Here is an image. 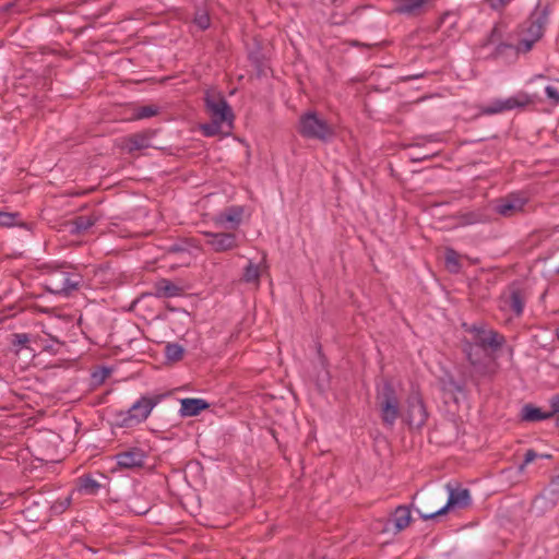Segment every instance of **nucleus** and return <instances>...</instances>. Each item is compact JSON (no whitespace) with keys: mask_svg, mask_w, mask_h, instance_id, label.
I'll return each instance as SVG.
<instances>
[{"mask_svg":"<svg viewBox=\"0 0 559 559\" xmlns=\"http://www.w3.org/2000/svg\"><path fill=\"white\" fill-rule=\"evenodd\" d=\"M538 457H542V459H550L551 455L550 454H538Z\"/></svg>","mask_w":559,"mask_h":559,"instance_id":"obj_50","label":"nucleus"},{"mask_svg":"<svg viewBox=\"0 0 559 559\" xmlns=\"http://www.w3.org/2000/svg\"><path fill=\"white\" fill-rule=\"evenodd\" d=\"M554 418L552 408L550 411L545 412L542 408L533 405L525 404L521 409V420L526 423H536L540 420H546Z\"/></svg>","mask_w":559,"mask_h":559,"instance_id":"obj_19","label":"nucleus"},{"mask_svg":"<svg viewBox=\"0 0 559 559\" xmlns=\"http://www.w3.org/2000/svg\"><path fill=\"white\" fill-rule=\"evenodd\" d=\"M428 156L418 157L417 159H426Z\"/></svg>","mask_w":559,"mask_h":559,"instance_id":"obj_51","label":"nucleus"},{"mask_svg":"<svg viewBox=\"0 0 559 559\" xmlns=\"http://www.w3.org/2000/svg\"><path fill=\"white\" fill-rule=\"evenodd\" d=\"M146 452L138 447L129 448L116 454V461L121 468H139L144 465Z\"/></svg>","mask_w":559,"mask_h":559,"instance_id":"obj_14","label":"nucleus"},{"mask_svg":"<svg viewBox=\"0 0 559 559\" xmlns=\"http://www.w3.org/2000/svg\"><path fill=\"white\" fill-rule=\"evenodd\" d=\"M549 402L554 413L555 426L559 428V395L552 396Z\"/></svg>","mask_w":559,"mask_h":559,"instance_id":"obj_38","label":"nucleus"},{"mask_svg":"<svg viewBox=\"0 0 559 559\" xmlns=\"http://www.w3.org/2000/svg\"><path fill=\"white\" fill-rule=\"evenodd\" d=\"M82 276L63 270H57L50 274L46 282V289L55 295L69 296L79 289Z\"/></svg>","mask_w":559,"mask_h":559,"instance_id":"obj_4","label":"nucleus"},{"mask_svg":"<svg viewBox=\"0 0 559 559\" xmlns=\"http://www.w3.org/2000/svg\"><path fill=\"white\" fill-rule=\"evenodd\" d=\"M559 500V474L551 478L549 486L544 492L533 500L532 507L538 508L540 513L551 509Z\"/></svg>","mask_w":559,"mask_h":559,"instance_id":"obj_12","label":"nucleus"},{"mask_svg":"<svg viewBox=\"0 0 559 559\" xmlns=\"http://www.w3.org/2000/svg\"><path fill=\"white\" fill-rule=\"evenodd\" d=\"M466 217H467V222L469 224H475V223H479L483 221L481 216L479 214H475V213H471Z\"/></svg>","mask_w":559,"mask_h":559,"instance_id":"obj_47","label":"nucleus"},{"mask_svg":"<svg viewBox=\"0 0 559 559\" xmlns=\"http://www.w3.org/2000/svg\"><path fill=\"white\" fill-rule=\"evenodd\" d=\"M155 295L159 298H171L179 296L181 288L173 282L162 278L155 284Z\"/></svg>","mask_w":559,"mask_h":559,"instance_id":"obj_22","label":"nucleus"},{"mask_svg":"<svg viewBox=\"0 0 559 559\" xmlns=\"http://www.w3.org/2000/svg\"><path fill=\"white\" fill-rule=\"evenodd\" d=\"M298 132L302 138L329 141L334 135L332 126L316 111H307L299 117Z\"/></svg>","mask_w":559,"mask_h":559,"instance_id":"obj_2","label":"nucleus"},{"mask_svg":"<svg viewBox=\"0 0 559 559\" xmlns=\"http://www.w3.org/2000/svg\"><path fill=\"white\" fill-rule=\"evenodd\" d=\"M160 396H142L126 413H119L121 418L120 427H131L145 420L154 406L159 402Z\"/></svg>","mask_w":559,"mask_h":559,"instance_id":"obj_5","label":"nucleus"},{"mask_svg":"<svg viewBox=\"0 0 559 559\" xmlns=\"http://www.w3.org/2000/svg\"><path fill=\"white\" fill-rule=\"evenodd\" d=\"M462 352L464 353L468 362L473 361L483 354L475 341L471 342L466 340L462 342Z\"/></svg>","mask_w":559,"mask_h":559,"instance_id":"obj_28","label":"nucleus"},{"mask_svg":"<svg viewBox=\"0 0 559 559\" xmlns=\"http://www.w3.org/2000/svg\"><path fill=\"white\" fill-rule=\"evenodd\" d=\"M204 105L211 119L224 121L229 128L233 127L235 115L222 93L213 90L206 91L204 96Z\"/></svg>","mask_w":559,"mask_h":559,"instance_id":"obj_3","label":"nucleus"},{"mask_svg":"<svg viewBox=\"0 0 559 559\" xmlns=\"http://www.w3.org/2000/svg\"><path fill=\"white\" fill-rule=\"evenodd\" d=\"M395 12L400 14L416 15L426 3V0H395Z\"/></svg>","mask_w":559,"mask_h":559,"instance_id":"obj_23","label":"nucleus"},{"mask_svg":"<svg viewBox=\"0 0 559 559\" xmlns=\"http://www.w3.org/2000/svg\"><path fill=\"white\" fill-rule=\"evenodd\" d=\"M152 138L153 132L151 131L138 132L129 136H126L122 141V147L127 150L129 153L140 151L151 146Z\"/></svg>","mask_w":559,"mask_h":559,"instance_id":"obj_16","label":"nucleus"},{"mask_svg":"<svg viewBox=\"0 0 559 559\" xmlns=\"http://www.w3.org/2000/svg\"><path fill=\"white\" fill-rule=\"evenodd\" d=\"M134 511H135L136 513H139V514H145V513L148 511V509H147V508H144V509H134Z\"/></svg>","mask_w":559,"mask_h":559,"instance_id":"obj_49","label":"nucleus"},{"mask_svg":"<svg viewBox=\"0 0 559 559\" xmlns=\"http://www.w3.org/2000/svg\"><path fill=\"white\" fill-rule=\"evenodd\" d=\"M550 235H551V231H550V230H548V229H543V230L535 231V233L532 235V238H536L537 240H542V239H546V238H548Z\"/></svg>","mask_w":559,"mask_h":559,"instance_id":"obj_44","label":"nucleus"},{"mask_svg":"<svg viewBox=\"0 0 559 559\" xmlns=\"http://www.w3.org/2000/svg\"><path fill=\"white\" fill-rule=\"evenodd\" d=\"M96 223L95 216H76L74 219H72L69 225L71 226V234L73 235H81L85 233L87 229H90L94 224Z\"/></svg>","mask_w":559,"mask_h":559,"instance_id":"obj_24","label":"nucleus"},{"mask_svg":"<svg viewBox=\"0 0 559 559\" xmlns=\"http://www.w3.org/2000/svg\"><path fill=\"white\" fill-rule=\"evenodd\" d=\"M210 407V404L202 399H182L180 401L181 417H193Z\"/></svg>","mask_w":559,"mask_h":559,"instance_id":"obj_18","label":"nucleus"},{"mask_svg":"<svg viewBox=\"0 0 559 559\" xmlns=\"http://www.w3.org/2000/svg\"><path fill=\"white\" fill-rule=\"evenodd\" d=\"M242 280L246 283H254V284L259 285V282H260L259 265H257L250 261L248 263V265L245 267Z\"/></svg>","mask_w":559,"mask_h":559,"instance_id":"obj_29","label":"nucleus"},{"mask_svg":"<svg viewBox=\"0 0 559 559\" xmlns=\"http://www.w3.org/2000/svg\"><path fill=\"white\" fill-rule=\"evenodd\" d=\"M548 23V10L544 8L542 10H534L527 21L524 23V32L528 37H533L535 40H539L545 31V26Z\"/></svg>","mask_w":559,"mask_h":559,"instance_id":"obj_11","label":"nucleus"},{"mask_svg":"<svg viewBox=\"0 0 559 559\" xmlns=\"http://www.w3.org/2000/svg\"><path fill=\"white\" fill-rule=\"evenodd\" d=\"M13 8H14L13 3H7L5 5H3V11L10 12Z\"/></svg>","mask_w":559,"mask_h":559,"instance_id":"obj_48","label":"nucleus"},{"mask_svg":"<svg viewBox=\"0 0 559 559\" xmlns=\"http://www.w3.org/2000/svg\"><path fill=\"white\" fill-rule=\"evenodd\" d=\"M428 416L429 414L420 394L418 392H412L406 400L404 420L411 429H420L425 426Z\"/></svg>","mask_w":559,"mask_h":559,"instance_id":"obj_7","label":"nucleus"},{"mask_svg":"<svg viewBox=\"0 0 559 559\" xmlns=\"http://www.w3.org/2000/svg\"><path fill=\"white\" fill-rule=\"evenodd\" d=\"M166 252L167 253H186L187 252L189 254L188 249L182 243H179V242L168 246L166 248Z\"/></svg>","mask_w":559,"mask_h":559,"instance_id":"obj_42","label":"nucleus"},{"mask_svg":"<svg viewBox=\"0 0 559 559\" xmlns=\"http://www.w3.org/2000/svg\"><path fill=\"white\" fill-rule=\"evenodd\" d=\"M537 457L538 454L533 449L527 450L524 454V462L519 466V472L522 473L525 469V466Z\"/></svg>","mask_w":559,"mask_h":559,"instance_id":"obj_39","label":"nucleus"},{"mask_svg":"<svg viewBox=\"0 0 559 559\" xmlns=\"http://www.w3.org/2000/svg\"><path fill=\"white\" fill-rule=\"evenodd\" d=\"M100 485L90 475H84L79 478V490L86 495H95Z\"/></svg>","mask_w":559,"mask_h":559,"instance_id":"obj_26","label":"nucleus"},{"mask_svg":"<svg viewBox=\"0 0 559 559\" xmlns=\"http://www.w3.org/2000/svg\"><path fill=\"white\" fill-rule=\"evenodd\" d=\"M165 355L168 360L179 361L183 356V348L177 343H168L165 347Z\"/></svg>","mask_w":559,"mask_h":559,"instance_id":"obj_30","label":"nucleus"},{"mask_svg":"<svg viewBox=\"0 0 559 559\" xmlns=\"http://www.w3.org/2000/svg\"><path fill=\"white\" fill-rule=\"evenodd\" d=\"M205 243L216 252L229 251L236 248L237 236L234 233H212L204 231Z\"/></svg>","mask_w":559,"mask_h":559,"instance_id":"obj_13","label":"nucleus"},{"mask_svg":"<svg viewBox=\"0 0 559 559\" xmlns=\"http://www.w3.org/2000/svg\"><path fill=\"white\" fill-rule=\"evenodd\" d=\"M501 38H502V32H501L499 25H495L493 28L491 29L489 36L485 40L484 46L493 44V43L500 40Z\"/></svg>","mask_w":559,"mask_h":559,"instance_id":"obj_36","label":"nucleus"},{"mask_svg":"<svg viewBox=\"0 0 559 559\" xmlns=\"http://www.w3.org/2000/svg\"><path fill=\"white\" fill-rule=\"evenodd\" d=\"M242 214L243 210L240 206H230L219 213L215 217L214 222L222 226L226 223H230L233 227H237L241 223Z\"/></svg>","mask_w":559,"mask_h":559,"instance_id":"obj_21","label":"nucleus"},{"mask_svg":"<svg viewBox=\"0 0 559 559\" xmlns=\"http://www.w3.org/2000/svg\"><path fill=\"white\" fill-rule=\"evenodd\" d=\"M557 337H558V340H559V329L557 330Z\"/></svg>","mask_w":559,"mask_h":559,"instance_id":"obj_52","label":"nucleus"},{"mask_svg":"<svg viewBox=\"0 0 559 559\" xmlns=\"http://www.w3.org/2000/svg\"><path fill=\"white\" fill-rule=\"evenodd\" d=\"M504 302L516 316L522 314L524 309V297L520 289H511Z\"/></svg>","mask_w":559,"mask_h":559,"instance_id":"obj_25","label":"nucleus"},{"mask_svg":"<svg viewBox=\"0 0 559 559\" xmlns=\"http://www.w3.org/2000/svg\"><path fill=\"white\" fill-rule=\"evenodd\" d=\"M536 41L533 37H524L518 43L515 50L516 52H528Z\"/></svg>","mask_w":559,"mask_h":559,"instance_id":"obj_34","label":"nucleus"},{"mask_svg":"<svg viewBox=\"0 0 559 559\" xmlns=\"http://www.w3.org/2000/svg\"><path fill=\"white\" fill-rule=\"evenodd\" d=\"M480 350H499L506 344V337L495 330H487L475 341Z\"/></svg>","mask_w":559,"mask_h":559,"instance_id":"obj_15","label":"nucleus"},{"mask_svg":"<svg viewBox=\"0 0 559 559\" xmlns=\"http://www.w3.org/2000/svg\"><path fill=\"white\" fill-rule=\"evenodd\" d=\"M473 367L474 372L471 374V381L478 389L479 378H493L497 373V364L493 358H490L484 354L478 356L476 359L469 362Z\"/></svg>","mask_w":559,"mask_h":559,"instance_id":"obj_10","label":"nucleus"},{"mask_svg":"<svg viewBox=\"0 0 559 559\" xmlns=\"http://www.w3.org/2000/svg\"><path fill=\"white\" fill-rule=\"evenodd\" d=\"M445 487L449 492L447 504L430 513H423L420 510H417L423 520H431L436 516L445 514L450 509H464L471 504L472 499L467 488H462L460 486L453 487L450 483L447 484Z\"/></svg>","mask_w":559,"mask_h":559,"instance_id":"obj_6","label":"nucleus"},{"mask_svg":"<svg viewBox=\"0 0 559 559\" xmlns=\"http://www.w3.org/2000/svg\"><path fill=\"white\" fill-rule=\"evenodd\" d=\"M19 213H9L0 211V226L11 227L16 224Z\"/></svg>","mask_w":559,"mask_h":559,"instance_id":"obj_33","label":"nucleus"},{"mask_svg":"<svg viewBox=\"0 0 559 559\" xmlns=\"http://www.w3.org/2000/svg\"><path fill=\"white\" fill-rule=\"evenodd\" d=\"M464 326L465 331L474 335V341L478 340L479 335L484 334V332L486 331L484 325L473 324L471 326H467L466 324H464Z\"/></svg>","mask_w":559,"mask_h":559,"instance_id":"obj_41","label":"nucleus"},{"mask_svg":"<svg viewBox=\"0 0 559 559\" xmlns=\"http://www.w3.org/2000/svg\"><path fill=\"white\" fill-rule=\"evenodd\" d=\"M70 503H71V498L70 497H66L64 499L57 500L52 504L51 510L55 513H62V512H64L69 508Z\"/></svg>","mask_w":559,"mask_h":559,"instance_id":"obj_35","label":"nucleus"},{"mask_svg":"<svg viewBox=\"0 0 559 559\" xmlns=\"http://www.w3.org/2000/svg\"><path fill=\"white\" fill-rule=\"evenodd\" d=\"M492 9L498 10L506 7L512 0H489Z\"/></svg>","mask_w":559,"mask_h":559,"instance_id":"obj_45","label":"nucleus"},{"mask_svg":"<svg viewBox=\"0 0 559 559\" xmlns=\"http://www.w3.org/2000/svg\"><path fill=\"white\" fill-rule=\"evenodd\" d=\"M440 388L444 393L453 396L460 394L463 397L467 396L466 381H456L451 373H445L440 378Z\"/></svg>","mask_w":559,"mask_h":559,"instance_id":"obj_17","label":"nucleus"},{"mask_svg":"<svg viewBox=\"0 0 559 559\" xmlns=\"http://www.w3.org/2000/svg\"><path fill=\"white\" fill-rule=\"evenodd\" d=\"M158 114V107L155 105L141 106L136 108L133 112V119L140 120L145 118H151Z\"/></svg>","mask_w":559,"mask_h":559,"instance_id":"obj_31","label":"nucleus"},{"mask_svg":"<svg viewBox=\"0 0 559 559\" xmlns=\"http://www.w3.org/2000/svg\"><path fill=\"white\" fill-rule=\"evenodd\" d=\"M412 521L411 509L407 506H399L389 523L394 525V533H400L406 528Z\"/></svg>","mask_w":559,"mask_h":559,"instance_id":"obj_20","label":"nucleus"},{"mask_svg":"<svg viewBox=\"0 0 559 559\" xmlns=\"http://www.w3.org/2000/svg\"><path fill=\"white\" fill-rule=\"evenodd\" d=\"M527 201V198L521 194L511 193L504 198L496 200L493 210L503 217H512L524 211Z\"/></svg>","mask_w":559,"mask_h":559,"instance_id":"obj_9","label":"nucleus"},{"mask_svg":"<svg viewBox=\"0 0 559 559\" xmlns=\"http://www.w3.org/2000/svg\"><path fill=\"white\" fill-rule=\"evenodd\" d=\"M224 123V121L211 119V122L202 124L201 129L205 136H214L221 132L222 124Z\"/></svg>","mask_w":559,"mask_h":559,"instance_id":"obj_32","label":"nucleus"},{"mask_svg":"<svg viewBox=\"0 0 559 559\" xmlns=\"http://www.w3.org/2000/svg\"><path fill=\"white\" fill-rule=\"evenodd\" d=\"M545 93L547 97L552 102L554 105L559 104V90L552 85H548L545 87Z\"/></svg>","mask_w":559,"mask_h":559,"instance_id":"obj_40","label":"nucleus"},{"mask_svg":"<svg viewBox=\"0 0 559 559\" xmlns=\"http://www.w3.org/2000/svg\"><path fill=\"white\" fill-rule=\"evenodd\" d=\"M532 103L533 98L528 94L525 92H519L514 96L506 99H495L483 108V112L486 115H496L515 108H524Z\"/></svg>","mask_w":559,"mask_h":559,"instance_id":"obj_8","label":"nucleus"},{"mask_svg":"<svg viewBox=\"0 0 559 559\" xmlns=\"http://www.w3.org/2000/svg\"><path fill=\"white\" fill-rule=\"evenodd\" d=\"M376 400L382 424L388 428H393L396 419L401 416V411L396 391L390 381L383 383Z\"/></svg>","mask_w":559,"mask_h":559,"instance_id":"obj_1","label":"nucleus"},{"mask_svg":"<svg viewBox=\"0 0 559 559\" xmlns=\"http://www.w3.org/2000/svg\"><path fill=\"white\" fill-rule=\"evenodd\" d=\"M12 344L14 346H25L29 342V336L26 333H15L12 335Z\"/></svg>","mask_w":559,"mask_h":559,"instance_id":"obj_37","label":"nucleus"},{"mask_svg":"<svg viewBox=\"0 0 559 559\" xmlns=\"http://www.w3.org/2000/svg\"><path fill=\"white\" fill-rule=\"evenodd\" d=\"M201 29H206L210 26V19L207 15H202L195 20Z\"/></svg>","mask_w":559,"mask_h":559,"instance_id":"obj_43","label":"nucleus"},{"mask_svg":"<svg viewBox=\"0 0 559 559\" xmlns=\"http://www.w3.org/2000/svg\"><path fill=\"white\" fill-rule=\"evenodd\" d=\"M511 48H513V46H512V45H510V44H506V43H500V44L496 47V49H495V56L497 57V56H499L500 53H502L506 49H511Z\"/></svg>","mask_w":559,"mask_h":559,"instance_id":"obj_46","label":"nucleus"},{"mask_svg":"<svg viewBox=\"0 0 559 559\" xmlns=\"http://www.w3.org/2000/svg\"><path fill=\"white\" fill-rule=\"evenodd\" d=\"M444 260L445 266L451 273H457L461 270L459 253L454 249L448 248L445 250Z\"/></svg>","mask_w":559,"mask_h":559,"instance_id":"obj_27","label":"nucleus"}]
</instances>
